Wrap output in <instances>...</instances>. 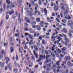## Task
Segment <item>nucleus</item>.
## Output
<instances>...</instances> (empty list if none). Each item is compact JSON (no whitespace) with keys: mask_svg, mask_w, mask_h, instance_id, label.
<instances>
[{"mask_svg":"<svg viewBox=\"0 0 73 73\" xmlns=\"http://www.w3.org/2000/svg\"><path fill=\"white\" fill-rule=\"evenodd\" d=\"M45 22L44 21H41L39 23L40 26H36V29L38 31H40L41 30V27H44V24Z\"/></svg>","mask_w":73,"mask_h":73,"instance_id":"1","label":"nucleus"},{"mask_svg":"<svg viewBox=\"0 0 73 73\" xmlns=\"http://www.w3.org/2000/svg\"><path fill=\"white\" fill-rule=\"evenodd\" d=\"M14 9H12V10L8 11L6 12V15H9L10 16H11L12 15L14 14Z\"/></svg>","mask_w":73,"mask_h":73,"instance_id":"2","label":"nucleus"},{"mask_svg":"<svg viewBox=\"0 0 73 73\" xmlns=\"http://www.w3.org/2000/svg\"><path fill=\"white\" fill-rule=\"evenodd\" d=\"M21 16H20V14H19V15L18 17V23L20 24H21V21L22 22H24V19H21Z\"/></svg>","mask_w":73,"mask_h":73,"instance_id":"3","label":"nucleus"},{"mask_svg":"<svg viewBox=\"0 0 73 73\" xmlns=\"http://www.w3.org/2000/svg\"><path fill=\"white\" fill-rule=\"evenodd\" d=\"M4 54V56H5L6 55V52H4V50H2L1 52V54H0V60H1L3 57V56L2 54Z\"/></svg>","mask_w":73,"mask_h":73,"instance_id":"4","label":"nucleus"},{"mask_svg":"<svg viewBox=\"0 0 73 73\" xmlns=\"http://www.w3.org/2000/svg\"><path fill=\"white\" fill-rule=\"evenodd\" d=\"M44 12L45 15H46V16H47V13H48V11L46 10V9L45 8L44 9V10H43V9L42 8L41 12H44Z\"/></svg>","mask_w":73,"mask_h":73,"instance_id":"5","label":"nucleus"},{"mask_svg":"<svg viewBox=\"0 0 73 73\" xmlns=\"http://www.w3.org/2000/svg\"><path fill=\"white\" fill-rule=\"evenodd\" d=\"M6 60V64H8L9 63V61H10V58H8V56H6L5 58L4 59V60Z\"/></svg>","mask_w":73,"mask_h":73,"instance_id":"6","label":"nucleus"},{"mask_svg":"<svg viewBox=\"0 0 73 73\" xmlns=\"http://www.w3.org/2000/svg\"><path fill=\"white\" fill-rule=\"evenodd\" d=\"M25 20L28 23H31V21L30 20V19L27 17H25Z\"/></svg>","mask_w":73,"mask_h":73,"instance_id":"7","label":"nucleus"},{"mask_svg":"<svg viewBox=\"0 0 73 73\" xmlns=\"http://www.w3.org/2000/svg\"><path fill=\"white\" fill-rule=\"evenodd\" d=\"M54 48L55 49H57V46L56 45H55L54 44H53V46L52 47V48L51 49L52 51H54Z\"/></svg>","mask_w":73,"mask_h":73,"instance_id":"8","label":"nucleus"},{"mask_svg":"<svg viewBox=\"0 0 73 73\" xmlns=\"http://www.w3.org/2000/svg\"><path fill=\"white\" fill-rule=\"evenodd\" d=\"M15 3H12L10 5V9H11L12 8H14L15 7V5H14Z\"/></svg>","mask_w":73,"mask_h":73,"instance_id":"9","label":"nucleus"},{"mask_svg":"<svg viewBox=\"0 0 73 73\" xmlns=\"http://www.w3.org/2000/svg\"><path fill=\"white\" fill-rule=\"evenodd\" d=\"M70 56H66L65 57V59L66 60V61H69L70 60Z\"/></svg>","mask_w":73,"mask_h":73,"instance_id":"10","label":"nucleus"},{"mask_svg":"<svg viewBox=\"0 0 73 73\" xmlns=\"http://www.w3.org/2000/svg\"><path fill=\"white\" fill-rule=\"evenodd\" d=\"M68 25L69 26H70V25H73V22L72 21H68Z\"/></svg>","mask_w":73,"mask_h":73,"instance_id":"11","label":"nucleus"},{"mask_svg":"<svg viewBox=\"0 0 73 73\" xmlns=\"http://www.w3.org/2000/svg\"><path fill=\"white\" fill-rule=\"evenodd\" d=\"M68 10H66L64 12V16H68Z\"/></svg>","mask_w":73,"mask_h":73,"instance_id":"12","label":"nucleus"},{"mask_svg":"<svg viewBox=\"0 0 73 73\" xmlns=\"http://www.w3.org/2000/svg\"><path fill=\"white\" fill-rule=\"evenodd\" d=\"M67 64L68 65V66H72L73 65V64H72V63H71V62L70 61H68L67 63Z\"/></svg>","mask_w":73,"mask_h":73,"instance_id":"13","label":"nucleus"},{"mask_svg":"<svg viewBox=\"0 0 73 73\" xmlns=\"http://www.w3.org/2000/svg\"><path fill=\"white\" fill-rule=\"evenodd\" d=\"M59 8V6H55L54 7V11H58V10Z\"/></svg>","mask_w":73,"mask_h":73,"instance_id":"14","label":"nucleus"},{"mask_svg":"<svg viewBox=\"0 0 73 73\" xmlns=\"http://www.w3.org/2000/svg\"><path fill=\"white\" fill-rule=\"evenodd\" d=\"M42 40V38L41 36H40L39 37V38L37 39V40L38 42H40V40Z\"/></svg>","mask_w":73,"mask_h":73,"instance_id":"15","label":"nucleus"},{"mask_svg":"<svg viewBox=\"0 0 73 73\" xmlns=\"http://www.w3.org/2000/svg\"><path fill=\"white\" fill-rule=\"evenodd\" d=\"M14 65H17V67L19 68H20V65L19 64H17V62L16 61H15L14 62Z\"/></svg>","mask_w":73,"mask_h":73,"instance_id":"16","label":"nucleus"},{"mask_svg":"<svg viewBox=\"0 0 73 73\" xmlns=\"http://www.w3.org/2000/svg\"><path fill=\"white\" fill-rule=\"evenodd\" d=\"M64 38L65 40L66 41V42L67 43H69V39L66 37H64Z\"/></svg>","mask_w":73,"mask_h":73,"instance_id":"17","label":"nucleus"},{"mask_svg":"<svg viewBox=\"0 0 73 73\" xmlns=\"http://www.w3.org/2000/svg\"><path fill=\"white\" fill-rule=\"evenodd\" d=\"M56 37L58 39V40L59 41H60V40L62 39V38H61L60 36H59L58 35H56Z\"/></svg>","mask_w":73,"mask_h":73,"instance_id":"18","label":"nucleus"},{"mask_svg":"<svg viewBox=\"0 0 73 73\" xmlns=\"http://www.w3.org/2000/svg\"><path fill=\"white\" fill-rule=\"evenodd\" d=\"M10 49L11 50V53H12L14 51V47L11 46L10 48Z\"/></svg>","mask_w":73,"mask_h":73,"instance_id":"19","label":"nucleus"},{"mask_svg":"<svg viewBox=\"0 0 73 73\" xmlns=\"http://www.w3.org/2000/svg\"><path fill=\"white\" fill-rule=\"evenodd\" d=\"M34 55H35V57L37 59L38 58V55H37V54L36 53V52L35 51V50L34 51Z\"/></svg>","mask_w":73,"mask_h":73,"instance_id":"20","label":"nucleus"},{"mask_svg":"<svg viewBox=\"0 0 73 73\" xmlns=\"http://www.w3.org/2000/svg\"><path fill=\"white\" fill-rule=\"evenodd\" d=\"M51 39L52 41H54L56 40V37L53 36H51Z\"/></svg>","mask_w":73,"mask_h":73,"instance_id":"21","label":"nucleus"},{"mask_svg":"<svg viewBox=\"0 0 73 73\" xmlns=\"http://www.w3.org/2000/svg\"><path fill=\"white\" fill-rule=\"evenodd\" d=\"M36 21L38 23H39L41 21V20H40V18L37 17L36 19Z\"/></svg>","mask_w":73,"mask_h":73,"instance_id":"22","label":"nucleus"},{"mask_svg":"<svg viewBox=\"0 0 73 73\" xmlns=\"http://www.w3.org/2000/svg\"><path fill=\"white\" fill-rule=\"evenodd\" d=\"M36 24V21H33L32 22H31V24L33 25H35Z\"/></svg>","mask_w":73,"mask_h":73,"instance_id":"23","label":"nucleus"},{"mask_svg":"<svg viewBox=\"0 0 73 73\" xmlns=\"http://www.w3.org/2000/svg\"><path fill=\"white\" fill-rule=\"evenodd\" d=\"M30 42H29V44L30 45H32V44H33V41L32 40H30Z\"/></svg>","mask_w":73,"mask_h":73,"instance_id":"24","label":"nucleus"},{"mask_svg":"<svg viewBox=\"0 0 73 73\" xmlns=\"http://www.w3.org/2000/svg\"><path fill=\"white\" fill-rule=\"evenodd\" d=\"M34 47L35 49V50H36V51H38V48H37V45H34Z\"/></svg>","mask_w":73,"mask_h":73,"instance_id":"25","label":"nucleus"},{"mask_svg":"<svg viewBox=\"0 0 73 73\" xmlns=\"http://www.w3.org/2000/svg\"><path fill=\"white\" fill-rule=\"evenodd\" d=\"M6 0V3L7 5H9L11 3V1H10V0Z\"/></svg>","mask_w":73,"mask_h":73,"instance_id":"26","label":"nucleus"},{"mask_svg":"<svg viewBox=\"0 0 73 73\" xmlns=\"http://www.w3.org/2000/svg\"><path fill=\"white\" fill-rule=\"evenodd\" d=\"M40 36V34L39 33H37L36 34L35 33L34 34V37H38Z\"/></svg>","mask_w":73,"mask_h":73,"instance_id":"27","label":"nucleus"},{"mask_svg":"<svg viewBox=\"0 0 73 73\" xmlns=\"http://www.w3.org/2000/svg\"><path fill=\"white\" fill-rule=\"evenodd\" d=\"M1 67L2 68H3L4 66H5V65H4V62H2L1 66Z\"/></svg>","mask_w":73,"mask_h":73,"instance_id":"28","label":"nucleus"},{"mask_svg":"<svg viewBox=\"0 0 73 73\" xmlns=\"http://www.w3.org/2000/svg\"><path fill=\"white\" fill-rule=\"evenodd\" d=\"M41 47H42L41 48H39V50H42L44 49V47L42 46H41Z\"/></svg>","mask_w":73,"mask_h":73,"instance_id":"29","label":"nucleus"},{"mask_svg":"<svg viewBox=\"0 0 73 73\" xmlns=\"http://www.w3.org/2000/svg\"><path fill=\"white\" fill-rule=\"evenodd\" d=\"M28 36L30 38H31V39H33V38L30 34H29L28 35Z\"/></svg>","mask_w":73,"mask_h":73,"instance_id":"30","label":"nucleus"},{"mask_svg":"<svg viewBox=\"0 0 73 73\" xmlns=\"http://www.w3.org/2000/svg\"><path fill=\"white\" fill-rule=\"evenodd\" d=\"M14 72L16 73H18V72L19 71V70H18V69H14Z\"/></svg>","mask_w":73,"mask_h":73,"instance_id":"31","label":"nucleus"},{"mask_svg":"<svg viewBox=\"0 0 73 73\" xmlns=\"http://www.w3.org/2000/svg\"><path fill=\"white\" fill-rule=\"evenodd\" d=\"M9 18V15H6L5 18L6 20H8Z\"/></svg>","mask_w":73,"mask_h":73,"instance_id":"32","label":"nucleus"},{"mask_svg":"<svg viewBox=\"0 0 73 73\" xmlns=\"http://www.w3.org/2000/svg\"><path fill=\"white\" fill-rule=\"evenodd\" d=\"M10 8V5H7V7L6 8V9L7 11H8V10H9V9Z\"/></svg>","mask_w":73,"mask_h":73,"instance_id":"33","label":"nucleus"},{"mask_svg":"<svg viewBox=\"0 0 73 73\" xmlns=\"http://www.w3.org/2000/svg\"><path fill=\"white\" fill-rule=\"evenodd\" d=\"M63 67H62V66H58L57 67V68L58 69H61V68H63Z\"/></svg>","mask_w":73,"mask_h":73,"instance_id":"34","label":"nucleus"},{"mask_svg":"<svg viewBox=\"0 0 73 73\" xmlns=\"http://www.w3.org/2000/svg\"><path fill=\"white\" fill-rule=\"evenodd\" d=\"M22 4V0H20L19 2V7L21 6V4Z\"/></svg>","mask_w":73,"mask_h":73,"instance_id":"35","label":"nucleus"},{"mask_svg":"<svg viewBox=\"0 0 73 73\" xmlns=\"http://www.w3.org/2000/svg\"><path fill=\"white\" fill-rule=\"evenodd\" d=\"M38 11V10L35 11L34 13V15L35 16H36V15H37V13Z\"/></svg>","mask_w":73,"mask_h":73,"instance_id":"36","label":"nucleus"},{"mask_svg":"<svg viewBox=\"0 0 73 73\" xmlns=\"http://www.w3.org/2000/svg\"><path fill=\"white\" fill-rule=\"evenodd\" d=\"M63 31L64 33H67V30H66V29H64L63 30Z\"/></svg>","mask_w":73,"mask_h":73,"instance_id":"37","label":"nucleus"},{"mask_svg":"<svg viewBox=\"0 0 73 73\" xmlns=\"http://www.w3.org/2000/svg\"><path fill=\"white\" fill-rule=\"evenodd\" d=\"M31 5H33V6H35V2L33 1H32V2L31 3Z\"/></svg>","mask_w":73,"mask_h":73,"instance_id":"38","label":"nucleus"},{"mask_svg":"<svg viewBox=\"0 0 73 73\" xmlns=\"http://www.w3.org/2000/svg\"><path fill=\"white\" fill-rule=\"evenodd\" d=\"M3 5V0H0V6Z\"/></svg>","mask_w":73,"mask_h":73,"instance_id":"39","label":"nucleus"},{"mask_svg":"<svg viewBox=\"0 0 73 73\" xmlns=\"http://www.w3.org/2000/svg\"><path fill=\"white\" fill-rule=\"evenodd\" d=\"M50 61H51V60L50 59H47L46 61V63H48V62H50Z\"/></svg>","mask_w":73,"mask_h":73,"instance_id":"40","label":"nucleus"},{"mask_svg":"<svg viewBox=\"0 0 73 73\" xmlns=\"http://www.w3.org/2000/svg\"><path fill=\"white\" fill-rule=\"evenodd\" d=\"M12 41H13V39H12V37L11 36L10 37V42H11Z\"/></svg>","mask_w":73,"mask_h":73,"instance_id":"41","label":"nucleus"},{"mask_svg":"<svg viewBox=\"0 0 73 73\" xmlns=\"http://www.w3.org/2000/svg\"><path fill=\"white\" fill-rule=\"evenodd\" d=\"M15 58L16 61H18V60H19V57H18V56L17 54H16V57Z\"/></svg>","mask_w":73,"mask_h":73,"instance_id":"42","label":"nucleus"},{"mask_svg":"<svg viewBox=\"0 0 73 73\" xmlns=\"http://www.w3.org/2000/svg\"><path fill=\"white\" fill-rule=\"evenodd\" d=\"M15 45V43L12 42L11 44H10V46H13V45Z\"/></svg>","mask_w":73,"mask_h":73,"instance_id":"43","label":"nucleus"},{"mask_svg":"<svg viewBox=\"0 0 73 73\" xmlns=\"http://www.w3.org/2000/svg\"><path fill=\"white\" fill-rule=\"evenodd\" d=\"M62 21L64 23H66V19H64V20H62Z\"/></svg>","mask_w":73,"mask_h":73,"instance_id":"44","label":"nucleus"},{"mask_svg":"<svg viewBox=\"0 0 73 73\" xmlns=\"http://www.w3.org/2000/svg\"><path fill=\"white\" fill-rule=\"evenodd\" d=\"M3 21H4L3 20L1 21V23H0V27H1V26H2V25L3 24Z\"/></svg>","mask_w":73,"mask_h":73,"instance_id":"45","label":"nucleus"},{"mask_svg":"<svg viewBox=\"0 0 73 73\" xmlns=\"http://www.w3.org/2000/svg\"><path fill=\"white\" fill-rule=\"evenodd\" d=\"M40 57L42 58H45V56L43 55H40Z\"/></svg>","mask_w":73,"mask_h":73,"instance_id":"46","label":"nucleus"},{"mask_svg":"<svg viewBox=\"0 0 73 73\" xmlns=\"http://www.w3.org/2000/svg\"><path fill=\"white\" fill-rule=\"evenodd\" d=\"M42 3V2H41V0H39L38 1V4L39 5H41V3Z\"/></svg>","mask_w":73,"mask_h":73,"instance_id":"47","label":"nucleus"},{"mask_svg":"<svg viewBox=\"0 0 73 73\" xmlns=\"http://www.w3.org/2000/svg\"><path fill=\"white\" fill-rule=\"evenodd\" d=\"M50 70V68L49 67H47L46 68V71H49Z\"/></svg>","mask_w":73,"mask_h":73,"instance_id":"48","label":"nucleus"},{"mask_svg":"<svg viewBox=\"0 0 73 73\" xmlns=\"http://www.w3.org/2000/svg\"><path fill=\"white\" fill-rule=\"evenodd\" d=\"M44 54H46V55H48V52H47V50H45L44 52Z\"/></svg>","mask_w":73,"mask_h":73,"instance_id":"49","label":"nucleus"},{"mask_svg":"<svg viewBox=\"0 0 73 73\" xmlns=\"http://www.w3.org/2000/svg\"><path fill=\"white\" fill-rule=\"evenodd\" d=\"M57 66V65H56V64H54L53 65V68H56Z\"/></svg>","mask_w":73,"mask_h":73,"instance_id":"50","label":"nucleus"},{"mask_svg":"<svg viewBox=\"0 0 73 73\" xmlns=\"http://www.w3.org/2000/svg\"><path fill=\"white\" fill-rule=\"evenodd\" d=\"M56 51L57 52H60V53H61V51L60 50V49L59 48H58L57 49Z\"/></svg>","mask_w":73,"mask_h":73,"instance_id":"51","label":"nucleus"},{"mask_svg":"<svg viewBox=\"0 0 73 73\" xmlns=\"http://www.w3.org/2000/svg\"><path fill=\"white\" fill-rule=\"evenodd\" d=\"M41 58L40 57L38 58V60H37V62H40V61H41Z\"/></svg>","mask_w":73,"mask_h":73,"instance_id":"52","label":"nucleus"},{"mask_svg":"<svg viewBox=\"0 0 73 73\" xmlns=\"http://www.w3.org/2000/svg\"><path fill=\"white\" fill-rule=\"evenodd\" d=\"M25 46L24 47V49H26L27 48H28V47H27L26 44H25Z\"/></svg>","mask_w":73,"mask_h":73,"instance_id":"53","label":"nucleus"},{"mask_svg":"<svg viewBox=\"0 0 73 73\" xmlns=\"http://www.w3.org/2000/svg\"><path fill=\"white\" fill-rule=\"evenodd\" d=\"M11 65V63L9 64L8 65H7V68H10Z\"/></svg>","mask_w":73,"mask_h":73,"instance_id":"54","label":"nucleus"},{"mask_svg":"<svg viewBox=\"0 0 73 73\" xmlns=\"http://www.w3.org/2000/svg\"><path fill=\"white\" fill-rule=\"evenodd\" d=\"M30 19H31V20H33V21H34V20H35V18H34V17H31Z\"/></svg>","mask_w":73,"mask_h":73,"instance_id":"55","label":"nucleus"},{"mask_svg":"<svg viewBox=\"0 0 73 73\" xmlns=\"http://www.w3.org/2000/svg\"><path fill=\"white\" fill-rule=\"evenodd\" d=\"M56 20L58 22V23H60V21L58 18H56Z\"/></svg>","mask_w":73,"mask_h":73,"instance_id":"56","label":"nucleus"},{"mask_svg":"<svg viewBox=\"0 0 73 73\" xmlns=\"http://www.w3.org/2000/svg\"><path fill=\"white\" fill-rule=\"evenodd\" d=\"M45 38L46 40H48V39L49 38V36H48V35H46Z\"/></svg>","mask_w":73,"mask_h":73,"instance_id":"57","label":"nucleus"},{"mask_svg":"<svg viewBox=\"0 0 73 73\" xmlns=\"http://www.w3.org/2000/svg\"><path fill=\"white\" fill-rule=\"evenodd\" d=\"M47 66L48 67H50H50H51V66H50V64H47Z\"/></svg>","mask_w":73,"mask_h":73,"instance_id":"58","label":"nucleus"},{"mask_svg":"<svg viewBox=\"0 0 73 73\" xmlns=\"http://www.w3.org/2000/svg\"><path fill=\"white\" fill-rule=\"evenodd\" d=\"M42 44H45V40L43 39L42 41Z\"/></svg>","mask_w":73,"mask_h":73,"instance_id":"59","label":"nucleus"},{"mask_svg":"<svg viewBox=\"0 0 73 73\" xmlns=\"http://www.w3.org/2000/svg\"><path fill=\"white\" fill-rule=\"evenodd\" d=\"M18 35H19V33H16V34H15V37H17L18 36Z\"/></svg>","mask_w":73,"mask_h":73,"instance_id":"60","label":"nucleus"},{"mask_svg":"<svg viewBox=\"0 0 73 73\" xmlns=\"http://www.w3.org/2000/svg\"><path fill=\"white\" fill-rule=\"evenodd\" d=\"M24 30L25 31H28V29L27 27H25L24 29Z\"/></svg>","mask_w":73,"mask_h":73,"instance_id":"61","label":"nucleus"},{"mask_svg":"<svg viewBox=\"0 0 73 73\" xmlns=\"http://www.w3.org/2000/svg\"><path fill=\"white\" fill-rule=\"evenodd\" d=\"M56 65H60V63L58 61V62H56Z\"/></svg>","mask_w":73,"mask_h":73,"instance_id":"62","label":"nucleus"},{"mask_svg":"<svg viewBox=\"0 0 73 73\" xmlns=\"http://www.w3.org/2000/svg\"><path fill=\"white\" fill-rule=\"evenodd\" d=\"M29 30L31 32H32V31H33V30L32 29H30Z\"/></svg>","mask_w":73,"mask_h":73,"instance_id":"63","label":"nucleus"},{"mask_svg":"<svg viewBox=\"0 0 73 73\" xmlns=\"http://www.w3.org/2000/svg\"><path fill=\"white\" fill-rule=\"evenodd\" d=\"M66 73H69V70L68 69H67L65 70Z\"/></svg>","mask_w":73,"mask_h":73,"instance_id":"64","label":"nucleus"}]
</instances>
